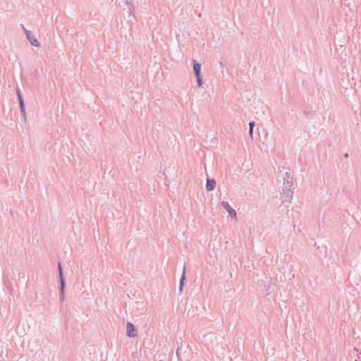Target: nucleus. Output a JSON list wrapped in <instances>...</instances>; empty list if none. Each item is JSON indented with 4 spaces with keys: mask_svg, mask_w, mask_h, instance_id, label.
Here are the masks:
<instances>
[{
    "mask_svg": "<svg viewBox=\"0 0 361 361\" xmlns=\"http://www.w3.org/2000/svg\"><path fill=\"white\" fill-rule=\"evenodd\" d=\"M283 184L282 188V192L283 195V197L285 201L288 202H290L293 191L292 189L293 186V181L292 178L290 177L289 174L288 173H285V177L283 178Z\"/></svg>",
    "mask_w": 361,
    "mask_h": 361,
    "instance_id": "obj_1",
    "label": "nucleus"
},
{
    "mask_svg": "<svg viewBox=\"0 0 361 361\" xmlns=\"http://www.w3.org/2000/svg\"><path fill=\"white\" fill-rule=\"evenodd\" d=\"M25 35L26 36L27 39L30 42V43L36 47H39L40 46L37 38L32 33L31 31L27 30L22 25Z\"/></svg>",
    "mask_w": 361,
    "mask_h": 361,
    "instance_id": "obj_2",
    "label": "nucleus"
},
{
    "mask_svg": "<svg viewBox=\"0 0 361 361\" xmlns=\"http://www.w3.org/2000/svg\"><path fill=\"white\" fill-rule=\"evenodd\" d=\"M221 205L223 208H224L228 213L229 216L231 218H236V212L235 209H233L229 204L228 202L222 201L221 202Z\"/></svg>",
    "mask_w": 361,
    "mask_h": 361,
    "instance_id": "obj_3",
    "label": "nucleus"
},
{
    "mask_svg": "<svg viewBox=\"0 0 361 361\" xmlns=\"http://www.w3.org/2000/svg\"><path fill=\"white\" fill-rule=\"evenodd\" d=\"M126 335L130 338H134L137 336L135 326L130 322H128L126 324Z\"/></svg>",
    "mask_w": 361,
    "mask_h": 361,
    "instance_id": "obj_4",
    "label": "nucleus"
},
{
    "mask_svg": "<svg viewBox=\"0 0 361 361\" xmlns=\"http://www.w3.org/2000/svg\"><path fill=\"white\" fill-rule=\"evenodd\" d=\"M216 183L214 179H207L206 189L207 191L213 190L216 187Z\"/></svg>",
    "mask_w": 361,
    "mask_h": 361,
    "instance_id": "obj_5",
    "label": "nucleus"
},
{
    "mask_svg": "<svg viewBox=\"0 0 361 361\" xmlns=\"http://www.w3.org/2000/svg\"><path fill=\"white\" fill-rule=\"evenodd\" d=\"M59 281H60L61 293H62L63 294L64 289H65V280L63 278L62 271H60V272H59Z\"/></svg>",
    "mask_w": 361,
    "mask_h": 361,
    "instance_id": "obj_6",
    "label": "nucleus"
},
{
    "mask_svg": "<svg viewBox=\"0 0 361 361\" xmlns=\"http://www.w3.org/2000/svg\"><path fill=\"white\" fill-rule=\"evenodd\" d=\"M201 64L196 61H193V71L195 74L200 73Z\"/></svg>",
    "mask_w": 361,
    "mask_h": 361,
    "instance_id": "obj_7",
    "label": "nucleus"
},
{
    "mask_svg": "<svg viewBox=\"0 0 361 361\" xmlns=\"http://www.w3.org/2000/svg\"><path fill=\"white\" fill-rule=\"evenodd\" d=\"M19 105H20V112L21 114L25 116V107H24V102H23V98H20V100H19Z\"/></svg>",
    "mask_w": 361,
    "mask_h": 361,
    "instance_id": "obj_8",
    "label": "nucleus"
},
{
    "mask_svg": "<svg viewBox=\"0 0 361 361\" xmlns=\"http://www.w3.org/2000/svg\"><path fill=\"white\" fill-rule=\"evenodd\" d=\"M185 269H183V275L180 279V288H179V290L181 292L183 290V282H184V280L185 279Z\"/></svg>",
    "mask_w": 361,
    "mask_h": 361,
    "instance_id": "obj_9",
    "label": "nucleus"
},
{
    "mask_svg": "<svg viewBox=\"0 0 361 361\" xmlns=\"http://www.w3.org/2000/svg\"><path fill=\"white\" fill-rule=\"evenodd\" d=\"M254 126H255V122L254 121H251V122L249 123V127H250L249 134H250V135L252 137V134H253Z\"/></svg>",
    "mask_w": 361,
    "mask_h": 361,
    "instance_id": "obj_10",
    "label": "nucleus"
},
{
    "mask_svg": "<svg viewBox=\"0 0 361 361\" xmlns=\"http://www.w3.org/2000/svg\"><path fill=\"white\" fill-rule=\"evenodd\" d=\"M128 9L130 11V14L131 15V14H133V11L135 8L134 5L130 3H128Z\"/></svg>",
    "mask_w": 361,
    "mask_h": 361,
    "instance_id": "obj_11",
    "label": "nucleus"
},
{
    "mask_svg": "<svg viewBox=\"0 0 361 361\" xmlns=\"http://www.w3.org/2000/svg\"><path fill=\"white\" fill-rule=\"evenodd\" d=\"M198 87H202V78H199L197 80Z\"/></svg>",
    "mask_w": 361,
    "mask_h": 361,
    "instance_id": "obj_12",
    "label": "nucleus"
},
{
    "mask_svg": "<svg viewBox=\"0 0 361 361\" xmlns=\"http://www.w3.org/2000/svg\"><path fill=\"white\" fill-rule=\"evenodd\" d=\"M17 95H18V100H20V98H23L22 95L18 90H17Z\"/></svg>",
    "mask_w": 361,
    "mask_h": 361,
    "instance_id": "obj_13",
    "label": "nucleus"
},
{
    "mask_svg": "<svg viewBox=\"0 0 361 361\" xmlns=\"http://www.w3.org/2000/svg\"><path fill=\"white\" fill-rule=\"evenodd\" d=\"M195 75V77H196L197 80L199 79V78H202L200 73H199L198 74L196 73Z\"/></svg>",
    "mask_w": 361,
    "mask_h": 361,
    "instance_id": "obj_14",
    "label": "nucleus"
},
{
    "mask_svg": "<svg viewBox=\"0 0 361 361\" xmlns=\"http://www.w3.org/2000/svg\"><path fill=\"white\" fill-rule=\"evenodd\" d=\"M58 268H59V272H60V271H62L61 266L60 263L58 264Z\"/></svg>",
    "mask_w": 361,
    "mask_h": 361,
    "instance_id": "obj_15",
    "label": "nucleus"
},
{
    "mask_svg": "<svg viewBox=\"0 0 361 361\" xmlns=\"http://www.w3.org/2000/svg\"><path fill=\"white\" fill-rule=\"evenodd\" d=\"M61 295H62V297L61 298V300H62V301H63V300H64V298H65L64 293L63 294V293H61Z\"/></svg>",
    "mask_w": 361,
    "mask_h": 361,
    "instance_id": "obj_16",
    "label": "nucleus"
}]
</instances>
